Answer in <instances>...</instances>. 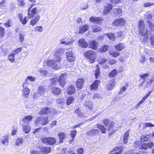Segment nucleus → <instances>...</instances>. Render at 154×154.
Masks as SVG:
<instances>
[{
  "instance_id": "f257e3e1",
  "label": "nucleus",
  "mask_w": 154,
  "mask_h": 154,
  "mask_svg": "<svg viewBox=\"0 0 154 154\" xmlns=\"http://www.w3.org/2000/svg\"><path fill=\"white\" fill-rule=\"evenodd\" d=\"M85 57L88 60V61L90 63H92L95 62L96 58V52L92 51H86L84 54Z\"/></svg>"
},
{
  "instance_id": "f03ea898",
  "label": "nucleus",
  "mask_w": 154,
  "mask_h": 154,
  "mask_svg": "<svg viewBox=\"0 0 154 154\" xmlns=\"http://www.w3.org/2000/svg\"><path fill=\"white\" fill-rule=\"evenodd\" d=\"M41 142L47 145H54L56 142V139L54 137L48 138L42 137L41 139Z\"/></svg>"
},
{
  "instance_id": "7ed1b4c3",
  "label": "nucleus",
  "mask_w": 154,
  "mask_h": 154,
  "mask_svg": "<svg viewBox=\"0 0 154 154\" xmlns=\"http://www.w3.org/2000/svg\"><path fill=\"white\" fill-rule=\"evenodd\" d=\"M49 122L48 117H40L37 118L35 123L38 125H44L47 124Z\"/></svg>"
},
{
  "instance_id": "20e7f679",
  "label": "nucleus",
  "mask_w": 154,
  "mask_h": 154,
  "mask_svg": "<svg viewBox=\"0 0 154 154\" xmlns=\"http://www.w3.org/2000/svg\"><path fill=\"white\" fill-rule=\"evenodd\" d=\"M45 63L47 66L53 69H59V67L57 65V63L54 60H47Z\"/></svg>"
},
{
  "instance_id": "39448f33",
  "label": "nucleus",
  "mask_w": 154,
  "mask_h": 154,
  "mask_svg": "<svg viewBox=\"0 0 154 154\" xmlns=\"http://www.w3.org/2000/svg\"><path fill=\"white\" fill-rule=\"evenodd\" d=\"M35 5L33 3L30 5L29 8L28 10V14L29 17L32 18L36 14L38 13L37 8H34L32 9L30 11L31 9Z\"/></svg>"
},
{
  "instance_id": "423d86ee",
  "label": "nucleus",
  "mask_w": 154,
  "mask_h": 154,
  "mask_svg": "<svg viewBox=\"0 0 154 154\" xmlns=\"http://www.w3.org/2000/svg\"><path fill=\"white\" fill-rule=\"evenodd\" d=\"M67 76V74L66 72L63 73L61 74L59 79H58L60 84L62 87L64 86L65 85L66 83V80Z\"/></svg>"
},
{
  "instance_id": "0eeeda50",
  "label": "nucleus",
  "mask_w": 154,
  "mask_h": 154,
  "mask_svg": "<svg viewBox=\"0 0 154 154\" xmlns=\"http://www.w3.org/2000/svg\"><path fill=\"white\" fill-rule=\"evenodd\" d=\"M63 51V49H60L57 50L54 54V60L57 62H59L61 60L60 53Z\"/></svg>"
},
{
  "instance_id": "6e6552de",
  "label": "nucleus",
  "mask_w": 154,
  "mask_h": 154,
  "mask_svg": "<svg viewBox=\"0 0 154 154\" xmlns=\"http://www.w3.org/2000/svg\"><path fill=\"white\" fill-rule=\"evenodd\" d=\"M27 84L26 82L23 83L22 85V87L23 89L22 91V95L25 98L28 97L30 92L29 88L26 87Z\"/></svg>"
},
{
  "instance_id": "1a4fd4ad",
  "label": "nucleus",
  "mask_w": 154,
  "mask_h": 154,
  "mask_svg": "<svg viewBox=\"0 0 154 154\" xmlns=\"http://www.w3.org/2000/svg\"><path fill=\"white\" fill-rule=\"evenodd\" d=\"M125 23V21L123 18H119L113 22V25L116 26H124Z\"/></svg>"
},
{
  "instance_id": "9d476101",
  "label": "nucleus",
  "mask_w": 154,
  "mask_h": 154,
  "mask_svg": "<svg viewBox=\"0 0 154 154\" xmlns=\"http://www.w3.org/2000/svg\"><path fill=\"white\" fill-rule=\"evenodd\" d=\"M66 55L68 61L72 62L75 60V54L72 53V51L66 52Z\"/></svg>"
},
{
  "instance_id": "9b49d317",
  "label": "nucleus",
  "mask_w": 154,
  "mask_h": 154,
  "mask_svg": "<svg viewBox=\"0 0 154 154\" xmlns=\"http://www.w3.org/2000/svg\"><path fill=\"white\" fill-rule=\"evenodd\" d=\"M122 14V11L121 9L119 8H116L113 9L112 12V14L113 16H120Z\"/></svg>"
},
{
  "instance_id": "f8f14e48",
  "label": "nucleus",
  "mask_w": 154,
  "mask_h": 154,
  "mask_svg": "<svg viewBox=\"0 0 154 154\" xmlns=\"http://www.w3.org/2000/svg\"><path fill=\"white\" fill-rule=\"evenodd\" d=\"M112 6L108 3L106 4L104 6V8L103 11L102 13L104 14H108L112 9Z\"/></svg>"
},
{
  "instance_id": "ddd939ff",
  "label": "nucleus",
  "mask_w": 154,
  "mask_h": 154,
  "mask_svg": "<svg viewBox=\"0 0 154 154\" xmlns=\"http://www.w3.org/2000/svg\"><path fill=\"white\" fill-rule=\"evenodd\" d=\"M140 142L136 141L134 143V146L137 148L140 149H147L148 148L147 144L146 143H143L140 145Z\"/></svg>"
},
{
  "instance_id": "4468645a",
  "label": "nucleus",
  "mask_w": 154,
  "mask_h": 154,
  "mask_svg": "<svg viewBox=\"0 0 154 154\" xmlns=\"http://www.w3.org/2000/svg\"><path fill=\"white\" fill-rule=\"evenodd\" d=\"M100 132L99 130L97 129H94L88 131L87 134L90 136L97 135Z\"/></svg>"
},
{
  "instance_id": "2eb2a0df",
  "label": "nucleus",
  "mask_w": 154,
  "mask_h": 154,
  "mask_svg": "<svg viewBox=\"0 0 154 154\" xmlns=\"http://www.w3.org/2000/svg\"><path fill=\"white\" fill-rule=\"evenodd\" d=\"M103 19L101 17H92L90 18L89 20L91 22H96L100 23L102 21Z\"/></svg>"
},
{
  "instance_id": "dca6fc26",
  "label": "nucleus",
  "mask_w": 154,
  "mask_h": 154,
  "mask_svg": "<svg viewBox=\"0 0 154 154\" xmlns=\"http://www.w3.org/2000/svg\"><path fill=\"white\" fill-rule=\"evenodd\" d=\"M84 82V79H78L76 82V85L77 88L79 89L82 88Z\"/></svg>"
},
{
  "instance_id": "f3484780",
  "label": "nucleus",
  "mask_w": 154,
  "mask_h": 154,
  "mask_svg": "<svg viewBox=\"0 0 154 154\" xmlns=\"http://www.w3.org/2000/svg\"><path fill=\"white\" fill-rule=\"evenodd\" d=\"M79 46L83 48H86L88 46V43L83 38L80 39L78 42Z\"/></svg>"
},
{
  "instance_id": "a211bd4d",
  "label": "nucleus",
  "mask_w": 154,
  "mask_h": 154,
  "mask_svg": "<svg viewBox=\"0 0 154 154\" xmlns=\"http://www.w3.org/2000/svg\"><path fill=\"white\" fill-rule=\"evenodd\" d=\"M39 113L43 115L45 114L48 115L51 114V112L50 109L48 107H44L42 108L39 112Z\"/></svg>"
},
{
  "instance_id": "6ab92c4d",
  "label": "nucleus",
  "mask_w": 154,
  "mask_h": 154,
  "mask_svg": "<svg viewBox=\"0 0 154 154\" xmlns=\"http://www.w3.org/2000/svg\"><path fill=\"white\" fill-rule=\"evenodd\" d=\"M151 138L152 135L151 134L143 135L141 137L140 141L142 142L150 140Z\"/></svg>"
},
{
  "instance_id": "aec40b11",
  "label": "nucleus",
  "mask_w": 154,
  "mask_h": 154,
  "mask_svg": "<svg viewBox=\"0 0 154 154\" xmlns=\"http://www.w3.org/2000/svg\"><path fill=\"white\" fill-rule=\"evenodd\" d=\"M100 81L99 80H95L91 85L90 88L91 90H95L98 87V85L100 83Z\"/></svg>"
},
{
  "instance_id": "412c9836",
  "label": "nucleus",
  "mask_w": 154,
  "mask_h": 154,
  "mask_svg": "<svg viewBox=\"0 0 154 154\" xmlns=\"http://www.w3.org/2000/svg\"><path fill=\"white\" fill-rule=\"evenodd\" d=\"M122 149V146L116 147L113 151L110 152L109 154H120L121 153V150Z\"/></svg>"
},
{
  "instance_id": "4be33fe9",
  "label": "nucleus",
  "mask_w": 154,
  "mask_h": 154,
  "mask_svg": "<svg viewBox=\"0 0 154 154\" xmlns=\"http://www.w3.org/2000/svg\"><path fill=\"white\" fill-rule=\"evenodd\" d=\"M115 80L112 79L108 83L107 85V89L108 90L110 91L113 89L115 85Z\"/></svg>"
},
{
  "instance_id": "5701e85b",
  "label": "nucleus",
  "mask_w": 154,
  "mask_h": 154,
  "mask_svg": "<svg viewBox=\"0 0 154 154\" xmlns=\"http://www.w3.org/2000/svg\"><path fill=\"white\" fill-rule=\"evenodd\" d=\"M33 117L32 116L28 115L25 116L22 119V122L28 124L31 122L32 119Z\"/></svg>"
},
{
  "instance_id": "b1692460",
  "label": "nucleus",
  "mask_w": 154,
  "mask_h": 154,
  "mask_svg": "<svg viewBox=\"0 0 154 154\" xmlns=\"http://www.w3.org/2000/svg\"><path fill=\"white\" fill-rule=\"evenodd\" d=\"M40 150L42 153L47 154L51 152V149L49 147L44 146L41 148Z\"/></svg>"
},
{
  "instance_id": "393cba45",
  "label": "nucleus",
  "mask_w": 154,
  "mask_h": 154,
  "mask_svg": "<svg viewBox=\"0 0 154 154\" xmlns=\"http://www.w3.org/2000/svg\"><path fill=\"white\" fill-rule=\"evenodd\" d=\"M88 28L89 26L87 25H83L79 27V33H84L87 30H88Z\"/></svg>"
},
{
  "instance_id": "a878e982",
  "label": "nucleus",
  "mask_w": 154,
  "mask_h": 154,
  "mask_svg": "<svg viewBox=\"0 0 154 154\" xmlns=\"http://www.w3.org/2000/svg\"><path fill=\"white\" fill-rule=\"evenodd\" d=\"M52 91L54 95H58L60 94L61 90L60 88L54 87L52 89Z\"/></svg>"
},
{
  "instance_id": "bb28decb",
  "label": "nucleus",
  "mask_w": 154,
  "mask_h": 154,
  "mask_svg": "<svg viewBox=\"0 0 154 154\" xmlns=\"http://www.w3.org/2000/svg\"><path fill=\"white\" fill-rule=\"evenodd\" d=\"M85 106L86 108L92 109L93 108V104L90 100L86 101L85 104Z\"/></svg>"
},
{
  "instance_id": "cd10ccee",
  "label": "nucleus",
  "mask_w": 154,
  "mask_h": 154,
  "mask_svg": "<svg viewBox=\"0 0 154 154\" xmlns=\"http://www.w3.org/2000/svg\"><path fill=\"white\" fill-rule=\"evenodd\" d=\"M75 92L74 87L73 85H70L67 88V92L68 94H71L75 93Z\"/></svg>"
},
{
  "instance_id": "c85d7f7f",
  "label": "nucleus",
  "mask_w": 154,
  "mask_h": 154,
  "mask_svg": "<svg viewBox=\"0 0 154 154\" xmlns=\"http://www.w3.org/2000/svg\"><path fill=\"white\" fill-rule=\"evenodd\" d=\"M91 48L94 49H96L97 48V42L95 40L91 41L89 43Z\"/></svg>"
},
{
  "instance_id": "c756f323",
  "label": "nucleus",
  "mask_w": 154,
  "mask_h": 154,
  "mask_svg": "<svg viewBox=\"0 0 154 154\" xmlns=\"http://www.w3.org/2000/svg\"><path fill=\"white\" fill-rule=\"evenodd\" d=\"M109 124V125L108 128V130L110 132L109 133L112 134L114 133L113 128L114 125V122L111 121Z\"/></svg>"
},
{
  "instance_id": "7c9ffc66",
  "label": "nucleus",
  "mask_w": 154,
  "mask_h": 154,
  "mask_svg": "<svg viewBox=\"0 0 154 154\" xmlns=\"http://www.w3.org/2000/svg\"><path fill=\"white\" fill-rule=\"evenodd\" d=\"M73 42V41H66V38L60 40V41L61 44H64L66 45L72 44Z\"/></svg>"
},
{
  "instance_id": "2f4dec72",
  "label": "nucleus",
  "mask_w": 154,
  "mask_h": 154,
  "mask_svg": "<svg viewBox=\"0 0 154 154\" xmlns=\"http://www.w3.org/2000/svg\"><path fill=\"white\" fill-rule=\"evenodd\" d=\"M40 18V16L37 15L34 19L31 20L30 22V24L33 26L38 21Z\"/></svg>"
},
{
  "instance_id": "473e14b6",
  "label": "nucleus",
  "mask_w": 154,
  "mask_h": 154,
  "mask_svg": "<svg viewBox=\"0 0 154 154\" xmlns=\"http://www.w3.org/2000/svg\"><path fill=\"white\" fill-rule=\"evenodd\" d=\"M93 98L94 100L97 101H100L102 99L100 94L98 93H96L94 95Z\"/></svg>"
},
{
  "instance_id": "72a5a7b5",
  "label": "nucleus",
  "mask_w": 154,
  "mask_h": 154,
  "mask_svg": "<svg viewBox=\"0 0 154 154\" xmlns=\"http://www.w3.org/2000/svg\"><path fill=\"white\" fill-rule=\"evenodd\" d=\"M45 89L44 86H39L38 89V94L40 95H43L45 93Z\"/></svg>"
},
{
  "instance_id": "f704fd0d",
  "label": "nucleus",
  "mask_w": 154,
  "mask_h": 154,
  "mask_svg": "<svg viewBox=\"0 0 154 154\" xmlns=\"http://www.w3.org/2000/svg\"><path fill=\"white\" fill-rule=\"evenodd\" d=\"M101 28L98 25H94L92 27V31L94 32H97L100 31Z\"/></svg>"
},
{
  "instance_id": "c9c22d12",
  "label": "nucleus",
  "mask_w": 154,
  "mask_h": 154,
  "mask_svg": "<svg viewBox=\"0 0 154 154\" xmlns=\"http://www.w3.org/2000/svg\"><path fill=\"white\" fill-rule=\"evenodd\" d=\"M129 134V131H128L126 133L124 134L123 137V141L124 143L126 144L128 143Z\"/></svg>"
},
{
  "instance_id": "e433bc0d",
  "label": "nucleus",
  "mask_w": 154,
  "mask_h": 154,
  "mask_svg": "<svg viewBox=\"0 0 154 154\" xmlns=\"http://www.w3.org/2000/svg\"><path fill=\"white\" fill-rule=\"evenodd\" d=\"M125 47L124 45L122 43H120L115 46V48L119 51L122 50Z\"/></svg>"
},
{
  "instance_id": "4c0bfd02",
  "label": "nucleus",
  "mask_w": 154,
  "mask_h": 154,
  "mask_svg": "<svg viewBox=\"0 0 154 154\" xmlns=\"http://www.w3.org/2000/svg\"><path fill=\"white\" fill-rule=\"evenodd\" d=\"M15 55L12 53H10L8 56V60L12 63L14 62L15 61L14 57Z\"/></svg>"
},
{
  "instance_id": "58836bf2",
  "label": "nucleus",
  "mask_w": 154,
  "mask_h": 154,
  "mask_svg": "<svg viewBox=\"0 0 154 154\" xmlns=\"http://www.w3.org/2000/svg\"><path fill=\"white\" fill-rule=\"evenodd\" d=\"M22 127L23 129V131L26 133H28L30 131L31 128L29 126L26 125H23Z\"/></svg>"
},
{
  "instance_id": "ea45409f",
  "label": "nucleus",
  "mask_w": 154,
  "mask_h": 154,
  "mask_svg": "<svg viewBox=\"0 0 154 154\" xmlns=\"http://www.w3.org/2000/svg\"><path fill=\"white\" fill-rule=\"evenodd\" d=\"M97 127L100 130L102 133L103 134L106 133V129L103 125L99 124L97 125Z\"/></svg>"
},
{
  "instance_id": "a19ab883",
  "label": "nucleus",
  "mask_w": 154,
  "mask_h": 154,
  "mask_svg": "<svg viewBox=\"0 0 154 154\" xmlns=\"http://www.w3.org/2000/svg\"><path fill=\"white\" fill-rule=\"evenodd\" d=\"M59 137L60 143H62L63 142L64 138L65 137L66 135L63 132H60L58 134Z\"/></svg>"
},
{
  "instance_id": "79ce46f5",
  "label": "nucleus",
  "mask_w": 154,
  "mask_h": 154,
  "mask_svg": "<svg viewBox=\"0 0 154 154\" xmlns=\"http://www.w3.org/2000/svg\"><path fill=\"white\" fill-rule=\"evenodd\" d=\"M139 32L140 34H141V35L143 36H145L146 35H147V34L149 33V32L146 31V30L144 28L142 29L139 30ZM148 36H146V37L148 38Z\"/></svg>"
},
{
  "instance_id": "37998d69",
  "label": "nucleus",
  "mask_w": 154,
  "mask_h": 154,
  "mask_svg": "<svg viewBox=\"0 0 154 154\" xmlns=\"http://www.w3.org/2000/svg\"><path fill=\"white\" fill-rule=\"evenodd\" d=\"M37 72L38 73L44 76L46 75L47 73H48L47 71L44 69L38 70L37 71Z\"/></svg>"
},
{
  "instance_id": "c03bdc74",
  "label": "nucleus",
  "mask_w": 154,
  "mask_h": 154,
  "mask_svg": "<svg viewBox=\"0 0 154 154\" xmlns=\"http://www.w3.org/2000/svg\"><path fill=\"white\" fill-rule=\"evenodd\" d=\"M107 36L108 38L112 40H114L115 39V36L114 34L112 33H110L107 34Z\"/></svg>"
},
{
  "instance_id": "a18cd8bd",
  "label": "nucleus",
  "mask_w": 154,
  "mask_h": 154,
  "mask_svg": "<svg viewBox=\"0 0 154 154\" xmlns=\"http://www.w3.org/2000/svg\"><path fill=\"white\" fill-rule=\"evenodd\" d=\"M74 100V98L73 97H69L67 100L66 104L67 105H69L72 103Z\"/></svg>"
},
{
  "instance_id": "49530a36",
  "label": "nucleus",
  "mask_w": 154,
  "mask_h": 154,
  "mask_svg": "<svg viewBox=\"0 0 154 154\" xmlns=\"http://www.w3.org/2000/svg\"><path fill=\"white\" fill-rule=\"evenodd\" d=\"M117 72L116 70L115 69L113 70L109 74V76L110 77H114L117 75Z\"/></svg>"
},
{
  "instance_id": "de8ad7c7",
  "label": "nucleus",
  "mask_w": 154,
  "mask_h": 154,
  "mask_svg": "<svg viewBox=\"0 0 154 154\" xmlns=\"http://www.w3.org/2000/svg\"><path fill=\"white\" fill-rule=\"evenodd\" d=\"M128 86H124L123 87H121L120 88V91L119 93V94H122V93L125 92Z\"/></svg>"
},
{
  "instance_id": "09e8293b",
  "label": "nucleus",
  "mask_w": 154,
  "mask_h": 154,
  "mask_svg": "<svg viewBox=\"0 0 154 154\" xmlns=\"http://www.w3.org/2000/svg\"><path fill=\"white\" fill-rule=\"evenodd\" d=\"M139 30L144 29V23L142 20H140L139 21Z\"/></svg>"
},
{
  "instance_id": "8fccbe9b",
  "label": "nucleus",
  "mask_w": 154,
  "mask_h": 154,
  "mask_svg": "<svg viewBox=\"0 0 154 154\" xmlns=\"http://www.w3.org/2000/svg\"><path fill=\"white\" fill-rule=\"evenodd\" d=\"M1 142L3 145L7 146L8 144V139L7 137L1 139Z\"/></svg>"
},
{
  "instance_id": "3c124183",
  "label": "nucleus",
  "mask_w": 154,
  "mask_h": 154,
  "mask_svg": "<svg viewBox=\"0 0 154 154\" xmlns=\"http://www.w3.org/2000/svg\"><path fill=\"white\" fill-rule=\"evenodd\" d=\"M80 109L79 108H77L75 110V112L78 115V116L81 117L83 116V114L81 112Z\"/></svg>"
},
{
  "instance_id": "603ef678",
  "label": "nucleus",
  "mask_w": 154,
  "mask_h": 154,
  "mask_svg": "<svg viewBox=\"0 0 154 154\" xmlns=\"http://www.w3.org/2000/svg\"><path fill=\"white\" fill-rule=\"evenodd\" d=\"M56 103L57 104H60V105H62L65 103L63 99H62L57 100Z\"/></svg>"
},
{
  "instance_id": "864d4df0",
  "label": "nucleus",
  "mask_w": 154,
  "mask_h": 154,
  "mask_svg": "<svg viewBox=\"0 0 154 154\" xmlns=\"http://www.w3.org/2000/svg\"><path fill=\"white\" fill-rule=\"evenodd\" d=\"M58 79L57 77H54L51 79V83L52 84H55L58 81Z\"/></svg>"
},
{
  "instance_id": "5fc2aeb1",
  "label": "nucleus",
  "mask_w": 154,
  "mask_h": 154,
  "mask_svg": "<svg viewBox=\"0 0 154 154\" xmlns=\"http://www.w3.org/2000/svg\"><path fill=\"white\" fill-rule=\"evenodd\" d=\"M100 73V69L98 67L95 70L94 75L95 76L96 78L97 79Z\"/></svg>"
},
{
  "instance_id": "6e6d98bb",
  "label": "nucleus",
  "mask_w": 154,
  "mask_h": 154,
  "mask_svg": "<svg viewBox=\"0 0 154 154\" xmlns=\"http://www.w3.org/2000/svg\"><path fill=\"white\" fill-rule=\"evenodd\" d=\"M16 142L17 145H20L23 143V139L22 138H18Z\"/></svg>"
},
{
  "instance_id": "4d7b16f0",
  "label": "nucleus",
  "mask_w": 154,
  "mask_h": 154,
  "mask_svg": "<svg viewBox=\"0 0 154 154\" xmlns=\"http://www.w3.org/2000/svg\"><path fill=\"white\" fill-rule=\"evenodd\" d=\"M103 124L106 126H108L110 123L109 120V119H103L102 121Z\"/></svg>"
},
{
  "instance_id": "13d9d810",
  "label": "nucleus",
  "mask_w": 154,
  "mask_h": 154,
  "mask_svg": "<svg viewBox=\"0 0 154 154\" xmlns=\"http://www.w3.org/2000/svg\"><path fill=\"white\" fill-rule=\"evenodd\" d=\"M22 48L21 47L19 48L16 49L15 50L13 51H14V54L15 55L19 53L20 52L22 51Z\"/></svg>"
},
{
  "instance_id": "bf43d9fd",
  "label": "nucleus",
  "mask_w": 154,
  "mask_h": 154,
  "mask_svg": "<svg viewBox=\"0 0 154 154\" xmlns=\"http://www.w3.org/2000/svg\"><path fill=\"white\" fill-rule=\"evenodd\" d=\"M109 54L114 57H116L119 55V52H109Z\"/></svg>"
},
{
  "instance_id": "052dcab7",
  "label": "nucleus",
  "mask_w": 154,
  "mask_h": 154,
  "mask_svg": "<svg viewBox=\"0 0 154 154\" xmlns=\"http://www.w3.org/2000/svg\"><path fill=\"white\" fill-rule=\"evenodd\" d=\"M7 3L5 1H3L0 3V8L2 9L5 7Z\"/></svg>"
},
{
  "instance_id": "680f3d73",
  "label": "nucleus",
  "mask_w": 154,
  "mask_h": 154,
  "mask_svg": "<svg viewBox=\"0 0 154 154\" xmlns=\"http://www.w3.org/2000/svg\"><path fill=\"white\" fill-rule=\"evenodd\" d=\"M4 33V29L2 26H1L0 27V38L3 36Z\"/></svg>"
},
{
  "instance_id": "e2e57ef3",
  "label": "nucleus",
  "mask_w": 154,
  "mask_h": 154,
  "mask_svg": "<svg viewBox=\"0 0 154 154\" xmlns=\"http://www.w3.org/2000/svg\"><path fill=\"white\" fill-rule=\"evenodd\" d=\"M43 30V27L42 26H38L35 28V31L41 32Z\"/></svg>"
},
{
  "instance_id": "0e129e2a",
  "label": "nucleus",
  "mask_w": 154,
  "mask_h": 154,
  "mask_svg": "<svg viewBox=\"0 0 154 154\" xmlns=\"http://www.w3.org/2000/svg\"><path fill=\"white\" fill-rule=\"evenodd\" d=\"M149 76V75L148 73L141 75L140 76V77L143 79H146V78Z\"/></svg>"
},
{
  "instance_id": "69168bd1",
  "label": "nucleus",
  "mask_w": 154,
  "mask_h": 154,
  "mask_svg": "<svg viewBox=\"0 0 154 154\" xmlns=\"http://www.w3.org/2000/svg\"><path fill=\"white\" fill-rule=\"evenodd\" d=\"M109 63L111 65L115 64L116 63V61L115 59H109L108 60Z\"/></svg>"
},
{
  "instance_id": "338daca9",
  "label": "nucleus",
  "mask_w": 154,
  "mask_h": 154,
  "mask_svg": "<svg viewBox=\"0 0 154 154\" xmlns=\"http://www.w3.org/2000/svg\"><path fill=\"white\" fill-rule=\"evenodd\" d=\"M28 79H29L31 82H33L35 81V78L31 76H29L27 77V79L26 80V81Z\"/></svg>"
},
{
  "instance_id": "774afa93",
  "label": "nucleus",
  "mask_w": 154,
  "mask_h": 154,
  "mask_svg": "<svg viewBox=\"0 0 154 154\" xmlns=\"http://www.w3.org/2000/svg\"><path fill=\"white\" fill-rule=\"evenodd\" d=\"M107 61V60L106 59L103 58L102 59L100 60H98L99 63L100 64H103L105 63Z\"/></svg>"
}]
</instances>
